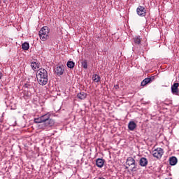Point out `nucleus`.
<instances>
[{
  "label": "nucleus",
  "instance_id": "f257e3e1",
  "mask_svg": "<svg viewBox=\"0 0 179 179\" xmlns=\"http://www.w3.org/2000/svg\"><path fill=\"white\" fill-rule=\"evenodd\" d=\"M37 80L39 85L44 86L46 83H48V73L47 70L41 69L37 71Z\"/></svg>",
  "mask_w": 179,
  "mask_h": 179
},
{
  "label": "nucleus",
  "instance_id": "f03ea898",
  "mask_svg": "<svg viewBox=\"0 0 179 179\" xmlns=\"http://www.w3.org/2000/svg\"><path fill=\"white\" fill-rule=\"evenodd\" d=\"M51 117V113H48L42 116H41V119H42V124L39 125L40 128L43 129H45L47 127H53L55 124V122L52 119H50Z\"/></svg>",
  "mask_w": 179,
  "mask_h": 179
},
{
  "label": "nucleus",
  "instance_id": "7ed1b4c3",
  "mask_svg": "<svg viewBox=\"0 0 179 179\" xmlns=\"http://www.w3.org/2000/svg\"><path fill=\"white\" fill-rule=\"evenodd\" d=\"M126 164L129 167H131V171H136V169H138V164H136V161L134 157H129L126 160Z\"/></svg>",
  "mask_w": 179,
  "mask_h": 179
},
{
  "label": "nucleus",
  "instance_id": "20e7f679",
  "mask_svg": "<svg viewBox=\"0 0 179 179\" xmlns=\"http://www.w3.org/2000/svg\"><path fill=\"white\" fill-rule=\"evenodd\" d=\"M48 34H50V29L48 27H43L39 31V36L42 41H45L48 38Z\"/></svg>",
  "mask_w": 179,
  "mask_h": 179
},
{
  "label": "nucleus",
  "instance_id": "39448f33",
  "mask_svg": "<svg viewBox=\"0 0 179 179\" xmlns=\"http://www.w3.org/2000/svg\"><path fill=\"white\" fill-rule=\"evenodd\" d=\"M164 153V151L162 148H158L154 151H152V155L154 157H156L157 159H162V156H163Z\"/></svg>",
  "mask_w": 179,
  "mask_h": 179
},
{
  "label": "nucleus",
  "instance_id": "423d86ee",
  "mask_svg": "<svg viewBox=\"0 0 179 179\" xmlns=\"http://www.w3.org/2000/svg\"><path fill=\"white\" fill-rule=\"evenodd\" d=\"M136 12L138 16H145L146 15V8L142 6H139L136 9Z\"/></svg>",
  "mask_w": 179,
  "mask_h": 179
},
{
  "label": "nucleus",
  "instance_id": "0eeeda50",
  "mask_svg": "<svg viewBox=\"0 0 179 179\" xmlns=\"http://www.w3.org/2000/svg\"><path fill=\"white\" fill-rule=\"evenodd\" d=\"M178 86H179L178 83H175L171 86V92L173 93V94H175L176 96H178V94H179Z\"/></svg>",
  "mask_w": 179,
  "mask_h": 179
},
{
  "label": "nucleus",
  "instance_id": "6e6552de",
  "mask_svg": "<svg viewBox=\"0 0 179 179\" xmlns=\"http://www.w3.org/2000/svg\"><path fill=\"white\" fill-rule=\"evenodd\" d=\"M31 67L33 71H36V69H38L40 68V62L37 61V59H34L31 62Z\"/></svg>",
  "mask_w": 179,
  "mask_h": 179
},
{
  "label": "nucleus",
  "instance_id": "1a4fd4ad",
  "mask_svg": "<svg viewBox=\"0 0 179 179\" xmlns=\"http://www.w3.org/2000/svg\"><path fill=\"white\" fill-rule=\"evenodd\" d=\"M153 80H155V77L153 76L150 78H146L141 82V86H146V85H148V83H152Z\"/></svg>",
  "mask_w": 179,
  "mask_h": 179
},
{
  "label": "nucleus",
  "instance_id": "9d476101",
  "mask_svg": "<svg viewBox=\"0 0 179 179\" xmlns=\"http://www.w3.org/2000/svg\"><path fill=\"white\" fill-rule=\"evenodd\" d=\"M104 163H106V161L103 159L98 158L96 160V166H97L99 169H101L104 166Z\"/></svg>",
  "mask_w": 179,
  "mask_h": 179
},
{
  "label": "nucleus",
  "instance_id": "9b49d317",
  "mask_svg": "<svg viewBox=\"0 0 179 179\" xmlns=\"http://www.w3.org/2000/svg\"><path fill=\"white\" fill-rule=\"evenodd\" d=\"M142 38H141L140 36H135L133 38V45H141V41Z\"/></svg>",
  "mask_w": 179,
  "mask_h": 179
},
{
  "label": "nucleus",
  "instance_id": "f8f14e48",
  "mask_svg": "<svg viewBox=\"0 0 179 179\" xmlns=\"http://www.w3.org/2000/svg\"><path fill=\"white\" fill-rule=\"evenodd\" d=\"M148 159L146 157H141L140 159L139 164L141 167H146L148 166Z\"/></svg>",
  "mask_w": 179,
  "mask_h": 179
},
{
  "label": "nucleus",
  "instance_id": "ddd939ff",
  "mask_svg": "<svg viewBox=\"0 0 179 179\" xmlns=\"http://www.w3.org/2000/svg\"><path fill=\"white\" fill-rule=\"evenodd\" d=\"M55 73H57V75H62V73H64V66H57L55 69Z\"/></svg>",
  "mask_w": 179,
  "mask_h": 179
},
{
  "label": "nucleus",
  "instance_id": "4468645a",
  "mask_svg": "<svg viewBox=\"0 0 179 179\" xmlns=\"http://www.w3.org/2000/svg\"><path fill=\"white\" fill-rule=\"evenodd\" d=\"M136 127V123H135V122L134 121H130L128 124V129H129V131H135Z\"/></svg>",
  "mask_w": 179,
  "mask_h": 179
},
{
  "label": "nucleus",
  "instance_id": "2eb2a0df",
  "mask_svg": "<svg viewBox=\"0 0 179 179\" xmlns=\"http://www.w3.org/2000/svg\"><path fill=\"white\" fill-rule=\"evenodd\" d=\"M178 162V159H177V157H171L169 158V164L171 166H176Z\"/></svg>",
  "mask_w": 179,
  "mask_h": 179
},
{
  "label": "nucleus",
  "instance_id": "dca6fc26",
  "mask_svg": "<svg viewBox=\"0 0 179 179\" xmlns=\"http://www.w3.org/2000/svg\"><path fill=\"white\" fill-rule=\"evenodd\" d=\"M78 98L80 99V100H85L86 97H87V94L85 93L84 92H81L78 94Z\"/></svg>",
  "mask_w": 179,
  "mask_h": 179
},
{
  "label": "nucleus",
  "instance_id": "f3484780",
  "mask_svg": "<svg viewBox=\"0 0 179 179\" xmlns=\"http://www.w3.org/2000/svg\"><path fill=\"white\" fill-rule=\"evenodd\" d=\"M101 78L100 77V76L97 75V74H93L92 75V80L94 82H95L96 83H99V82H100Z\"/></svg>",
  "mask_w": 179,
  "mask_h": 179
},
{
  "label": "nucleus",
  "instance_id": "a211bd4d",
  "mask_svg": "<svg viewBox=\"0 0 179 179\" xmlns=\"http://www.w3.org/2000/svg\"><path fill=\"white\" fill-rule=\"evenodd\" d=\"M22 48L24 50V51H27L29 48H30V45L27 42H24L22 44Z\"/></svg>",
  "mask_w": 179,
  "mask_h": 179
},
{
  "label": "nucleus",
  "instance_id": "6ab92c4d",
  "mask_svg": "<svg viewBox=\"0 0 179 179\" xmlns=\"http://www.w3.org/2000/svg\"><path fill=\"white\" fill-rule=\"evenodd\" d=\"M68 68H70L71 69H73L75 68V62L72 61L68 62Z\"/></svg>",
  "mask_w": 179,
  "mask_h": 179
},
{
  "label": "nucleus",
  "instance_id": "aec40b11",
  "mask_svg": "<svg viewBox=\"0 0 179 179\" xmlns=\"http://www.w3.org/2000/svg\"><path fill=\"white\" fill-rule=\"evenodd\" d=\"M34 122H36V124H43V120L41 119V117H39L38 118H35L34 119Z\"/></svg>",
  "mask_w": 179,
  "mask_h": 179
},
{
  "label": "nucleus",
  "instance_id": "412c9836",
  "mask_svg": "<svg viewBox=\"0 0 179 179\" xmlns=\"http://www.w3.org/2000/svg\"><path fill=\"white\" fill-rule=\"evenodd\" d=\"M81 65L84 69H87V61L84 60L81 62Z\"/></svg>",
  "mask_w": 179,
  "mask_h": 179
},
{
  "label": "nucleus",
  "instance_id": "4be33fe9",
  "mask_svg": "<svg viewBox=\"0 0 179 179\" xmlns=\"http://www.w3.org/2000/svg\"><path fill=\"white\" fill-rule=\"evenodd\" d=\"M115 89H120V85H114Z\"/></svg>",
  "mask_w": 179,
  "mask_h": 179
},
{
  "label": "nucleus",
  "instance_id": "5701e85b",
  "mask_svg": "<svg viewBox=\"0 0 179 179\" xmlns=\"http://www.w3.org/2000/svg\"><path fill=\"white\" fill-rule=\"evenodd\" d=\"M2 79V73L0 72V80Z\"/></svg>",
  "mask_w": 179,
  "mask_h": 179
},
{
  "label": "nucleus",
  "instance_id": "b1692460",
  "mask_svg": "<svg viewBox=\"0 0 179 179\" xmlns=\"http://www.w3.org/2000/svg\"><path fill=\"white\" fill-rule=\"evenodd\" d=\"M129 169V167H128V166H126V169Z\"/></svg>",
  "mask_w": 179,
  "mask_h": 179
},
{
  "label": "nucleus",
  "instance_id": "393cba45",
  "mask_svg": "<svg viewBox=\"0 0 179 179\" xmlns=\"http://www.w3.org/2000/svg\"><path fill=\"white\" fill-rule=\"evenodd\" d=\"M66 66H68V63H66Z\"/></svg>",
  "mask_w": 179,
  "mask_h": 179
}]
</instances>
